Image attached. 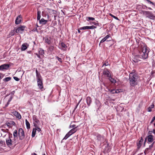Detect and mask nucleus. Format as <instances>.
I'll return each mask as SVG.
<instances>
[{"label":"nucleus","instance_id":"nucleus-40","mask_svg":"<svg viewBox=\"0 0 155 155\" xmlns=\"http://www.w3.org/2000/svg\"><path fill=\"white\" fill-rule=\"evenodd\" d=\"M154 143V142H153V143H152L151 145H150L149 146L148 148L150 150H151L152 149V147H153Z\"/></svg>","mask_w":155,"mask_h":155},{"label":"nucleus","instance_id":"nucleus-27","mask_svg":"<svg viewBox=\"0 0 155 155\" xmlns=\"http://www.w3.org/2000/svg\"><path fill=\"white\" fill-rule=\"evenodd\" d=\"M109 80L112 83H115L116 82V81L114 79L112 78L111 76L108 78Z\"/></svg>","mask_w":155,"mask_h":155},{"label":"nucleus","instance_id":"nucleus-35","mask_svg":"<svg viewBox=\"0 0 155 155\" xmlns=\"http://www.w3.org/2000/svg\"><path fill=\"white\" fill-rule=\"evenodd\" d=\"M5 124L9 128H11L12 127V126L10 125L9 122H7Z\"/></svg>","mask_w":155,"mask_h":155},{"label":"nucleus","instance_id":"nucleus-15","mask_svg":"<svg viewBox=\"0 0 155 155\" xmlns=\"http://www.w3.org/2000/svg\"><path fill=\"white\" fill-rule=\"evenodd\" d=\"M51 39L50 37H46L45 38V42L48 44H50L51 43Z\"/></svg>","mask_w":155,"mask_h":155},{"label":"nucleus","instance_id":"nucleus-48","mask_svg":"<svg viewBox=\"0 0 155 155\" xmlns=\"http://www.w3.org/2000/svg\"><path fill=\"white\" fill-rule=\"evenodd\" d=\"M155 120V116L153 118L152 120H151V121L150 122V123L152 124L154 121V120Z\"/></svg>","mask_w":155,"mask_h":155},{"label":"nucleus","instance_id":"nucleus-17","mask_svg":"<svg viewBox=\"0 0 155 155\" xmlns=\"http://www.w3.org/2000/svg\"><path fill=\"white\" fill-rule=\"evenodd\" d=\"M41 11L39 9L37 10V20H40L41 18Z\"/></svg>","mask_w":155,"mask_h":155},{"label":"nucleus","instance_id":"nucleus-12","mask_svg":"<svg viewBox=\"0 0 155 155\" xmlns=\"http://www.w3.org/2000/svg\"><path fill=\"white\" fill-rule=\"evenodd\" d=\"M21 17L20 15H18L16 18L15 21V23L16 25L19 24L21 21Z\"/></svg>","mask_w":155,"mask_h":155},{"label":"nucleus","instance_id":"nucleus-32","mask_svg":"<svg viewBox=\"0 0 155 155\" xmlns=\"http://www.w3.org/2000/svg\"><path fill=\"white\" fill-rule=\"evenodd\" d=\"M0 145L2 146H5V141L0 140Z\"/></svg>","mask_w":155,"mask_h":155},{"label":"nucleus","instance_id":"nucleus-24","mask_svg":"<svg viewBox=\"0 0 155 155\" xmlns=\"http://www.w3.org/2000/svg\"><path fill=\"white\" fill-rule=\"evenodd\" d=\"M137 56H134L133 59V61L135 63L138 62L140 60L138 59Z\"/></svg>","mask_w":155,"mask_h":155},{"label":"nucleus","instance_id":"nucleus-51","mask_svg":"<svg viewBox=\"0 0 155 155\" xmlns=\"http://www.w3.org/2000/svg\"><path fill=\"white\" fill-rule=\"evenodd\" d=\"M36 130H37L38 132H39L41 131V129L40 128L38 127H37V128H36Z\"/></svg>","mask_w":155,"mask_h":155},{"label":"nucleus","instance_id":"nucleus-2","mask_svg":"<svg viewBox=\"0 0 155 155\" xmlns=\"http://www.w3.org/2000/svg\"><path fill=\"white\" fill-rule=\"evenodd\" d=\"M138 75L134 72H131L129 74V82L130 85L134 87L137 84Z\"/></svg>","mask_w":155,"mask_h":155},{"label":"nucleus","instance_id":"nucleus-52","mask_svg":"<svg viewBox=\"0 0 155 155\" xmlns=\"http://www.w3.org/2000/svg\"><path fill=\"white\" fill-rule=\"evenodd\" d=\"M148 112H150L151 111H152L151 108L150 107H148Z\"/></svg>","mask_w":155,"mask_h":155},{"label":"nucleus","instance_id":"nucleus-42","mask_svg":"<svg viewBox=\"0 0 155 155\" xmlns=\"http://www.w3.org/2000/svg\"><path fill=\"white\" fill-rule=\"evenodd\" d=\"M55 58L61 63H62V59L58 57V56H56Z\"/></svg>","mask_w":155,"mask_h":155},{"label":"nucleus","instance_id":"nucleus-18","mask_svg":"<svg viewBox=\"0 0 155 155\" xmlns=\"http://www.w3.org/2000/svg\"><path fill=\"white\" fill-rule=\"evenodd\" d=\"M39 54L42 57L44 56V54H45L44 51L42 48H40L38 51Z\"/></svg>","mask_w":155,"mask_h":155},{"label":"nucleus","instance_id":"nucleus-28","mask_svg":"<svg viewBox=\"0 0 155 155\" xmlns=\"http://www.w3.org/2000/svg\"><path fill=\"white\" fill-rule=\"evenodd\" d=\"M36 77L37 80H39L42 79L40 75V74L39 73L36 74Z\"/></svg>","mask_w":155,"mask_h":155},{"label":"nucleus","instance_id":"nucleus-39","mask_svg":"<svg viewBox=\"0 0 155 155\" xmlns=\"http://www.w3.org/2000/svg\"><path fill=\"white\" fill-rule=\"evenodd\" d=\"M149 150H150L148 148H147L145 150V151L144 152V153L145 155L147 153H148L149 152Z\"/></svg>","mask_w":155,"mask_h":155},{"label":"nucleus","instance_id":"nucleus-58","mask_svg":"<svg viewBox=\"0 0 155 155\" xmlns=\"http://www.w3.org/2000/svg\"><path fill=\"white\" fill-rule=\"evenodd\" d=\"M150 3L153 5H154V4L153 2H152L151 1H150Z\"/></svg>","mask_w":155,"mask_h":155},{"label":"nucleus","instance_id":"nucleus-16","mask_svg":"<svg viewBox=\"0 0 155 155\" xmlns=\"http://www.w3.org/2000/svg\"><path fill=\"white\" fill-rule=\"evenodd\" d=\"M39 23L42 25L46 24L48 22V20H45L44 18H42L41 20H39Z\"/></svg>","mask_w":155,"mask_h":155},{"label":"nucleus","instance_id":"nucleus-34","mask_svg":"<svg viewBox=\"0 0 155 155\" xmlns=\"http://www.w3.org/2000/svg\"><path fill=\"white\" fill-rule=\"evenodd\" d=\"M88 29H93L95 28H96V27L94 25H92L91 26H88Z\"/></svg>","mask_w":155,"mask_h":155},{"label":"nucleus","instance_id":"nucleus-37","mask_svg":"<svg viewBox=\"0 0 155 155\" xmlns=\"http://www.w3.org/2000/svg\"><path fill=\"white\" fill-rule=\"evenodd\" d=\"M110 15L111 17H112L114 18H115V19H116L117 20H119V19L117 17H116L115 16H114V15H113L112 14H110Z\"/></svg>","mask_w":155,"mask_h":155},{"label":"nucleus","instance_id":"nucleus-1","mask_svg":"<svg viewBox=\"0 0 155 155\" xmlns=\"http://www.w3.org/2000/svg\"><path fill=\"white\" fill-rule=\"evenodd\" d=\"M138 56L143 59L147 58L149 52V49L147 48L146 46L144 45H139L138 47Z\"/></svg>","mask_w":155,"mask_h":155},{"label":"nucleus","instance_id":"nucleus-20","mask_svg":"<svg viewBox=\"0 0 155 155\" xmlns=\"http://www.w3.org/2000/svg\"><path fill=\"white\" fill-rule=\"evenodd\" d=\"M78 130V129L77 128H73L69 132L71 134V135H72L73 134L76 132Z\"/></svg>","mask_w":155,"mask_h":155},{"label":"nucleus","instance_id":"nucleus-64","mask_svg":"<svg viewBox=\"0 0 155 155\" xmlns=\"http://www.w3.org/2000/svg\"><path fill=\"white\" fill-rule=\"evenodd\" d=\"M31 155H37V154L35 153H32Z\"/></svg>","mask_w":155,"mask_h":155},{"label":"nucleus","instance_id":"nucleus-30","mask_svg":"<svg viewBox=\"0 0 155 155\" xmlns=\"http://www.w3.org/2000/svg\"><path fill=\"white\" fill-rule=\"evenodd\" d=\"M11 79V78L10 77H8L4 78L3 79V81H4L7 82L10 81Z\"/></svg>","mask_w":155,"mask_h":155},{"label":"nucleus","instance_id":"nucleus-47","mask_svg":"<svg viewBox=\"0 0 155 155\" xmlns=\"http://www.w3.org/2000/svg\"><path fill=\"white\" fill-rule=\"evenodd\" d=\"M13 78L16 81H18L20 80L19 78L16 77H14Z\"/></svg>","mask_w":155,"mask_h":155},{"label":"nucleus","instance_id":"nucleus-45","mask_svg":"<svg viewBox=\"0 0 155 155\" xmlns=\"http://www.w3.org/2000/svg\"><path fill=\"white\" fill-rule=\"evenodd\" d=\"M106 39H105V38H103L101 41L100 43H99V45H100V44L101 43H103L104 41H106Z\"/></svg>","mask_w":155,"mask_h":155},{"label":"nucleus","instance_id":"nucleus-5","mask_svg":"<svg viewBox=\"0 0 155 155\" xmlns=\"http://www.w3.org/2000/svg\"><path fill=\"white\" fill-rule=\"evenodd\" d=\"M11 136L10 135H9L8 137L6 139V144L8 147L12 146L13 145L14 142L11 139V138L12 137V134H11Z\"/></svg>","mask_w":155,"mask_h":155},{"label":"nucleus","instance_id":"nucleus-46","mask_svg":"<svg viewBox=\"0 0 155 155\" xmlns=\"http://www.w3.org/2000/svg\"><path fill=\"white\" fill-rule=\"evenodd\" d=\"M9 123L12 126L15 125V123L14 121H11L9 122Z\"/></svg>","mask_w":155,"mask_h":155},{"label":"nucleus","instance_id":"nucleus-36","mask_svg":"<svg viewBox=\"0 0 155 155\" xmlns=\"http://www.w3.org/2000/svg\"><path fill=\"white\" fill-rule=\"evenodd\" d=\"M109 91L110 93L112 94L116 93V91H115V89H113L109 90Z\"/></svg>","mask_w":155,"mask_h":155},{"label":"nucleus","instance_id":"nucleus-55","mask_svg":"<svg viewBox=\"0 0 155 155\" xmlns=\"http://www.w3.org/2000/svg\"><path fill=\"white\" fill-rule=\"evenodd\" d=\"M34 126L35 127H36L35 128L36 129V128H37V125L35 123H34Z\"/></svg>","mask_w":155,"mask_h":155},{"label":"nucleus","instance_id":"nucleus-4","mask_svg":"<svg viewBox=\"0 0 155 155\" xmlns=\"http://www.w3.org/2000/svg\"><path fill=\"white\" fill-rule=\"evenodd\" d=\"M142 13L146 16V17L151 19H154L155 18L154 16L152 13L151 12L146 11H142Z\"/></svg>","mask_w":155,"mask_h":155},{"label":"nucleus","instance_id":"nucleus-50","mask_svg":"<svg viewBox=\"0 0 155 155\" xmlns=\"http://www.w3.org/2000/svg\"><path fill=\"white\" fill-rule=\"evenodd\" d=\"M110 37V35H108L107 36H106L104 38H105V39L107 40Z\"/></svg>","mask_w":155,"mask_h":155},{"label":"nucleus","instance_id":"nucleus-56","mask_svg":"<svg viewBox=\"0 0 155 155\" xmlns=\"http://www.w3.org/2000/svg\"><path fill=\"white\" fill-rule=\"evenodd\" d=\"M78 104H77V105L74 108V111L76 109V108H77L78 106Z\"/></svg>","mask_w":155,"mask_h":155},{"label":"nucleus","instance_id":"nucleus-14","mask_svg":"<svg viewBox=\"0 0 155 155\" xmlns=\"http://www.w3.org/2000/svg\"><path fill=\"white\" fill-rule=\"evenodd\" d=\"M13 114L19 119H21V116L20 113L16 111L14 112L13 113Z\"/></svg>","mask_w":155,"mask_h":155},{"label":"nucleus","instance_id":"nucleus-57","mask_svg":"<svg viewBox=\"0 0 155 155\" xmlns=\"http://www.w3.org/2000/svg\"><path fill=\"white\" fill-rule=\"evenodd\" d=\"M33 31H37V29L36 28H35L34 29Z\"/></svg>","mask_w":155,"mask_h":155},{"label":"nucleus","instance_id":"nucleus-19","mask_svg":"<svg viewBox=\"0 0 155 155\" xmlns=\"http://www.w3.org/2000/svg\"><path fill=\"white\" fill-rule=\"evenodd\" d=\"M103 74L104 75H106L107 77L109 78L111 76L108 70H104L103 71Z\"/></svg>","mask_w":155,"mask_h":155},{"label":"nucleus","instance_id":"nucleus-54","mask_svg":"<svg viewBox=\"0 0 155 155\" xmlns=\"http://www.w3.org/2000/svg\"><path fill=\"white\" fill-rule=\"evenodd\" d=\"M154 105L153 104L152 105H151L150 106V108H154Z\"/></svg>","mask_w":155,"mask_h":155},{"label":"nucleus","instance_id":"nucleus-49","mask_svg":"<svg viewBox=\"0 0 155 155\" xmlns=\"http://www.w3.org/2000/svg\"><path fill=\"white\" fill-rule=\"evenodd\" d=\"M35 54L37 56V57L39 58H41V55H40V54H39V53L38 54V53H36Z\"/></svg>","mask_w":155,"mask_h":155},{"label":"nucleus","instance_id":"nucleus-11","mask_svg":"<svg viewBox=\"0 0 155 155\" xmlns=\"http://www.w3.org/2000/svg\"><path fill=\"white\" fill-rule=\"evenodd\" d=\"M9 67V65L4 64L0 66V70L3 71L4 69H7Z\"/></svg>","mask_w":155,"mask_h":155},{"label":"nucleus","instance_id":"nucleus-31","mask_svg":"<svg viewBox=\"0 0 155 155\" xmlns=\"http://www.w3.org/2000/svg\"><path fill=\"white\" fill-rule=\"evenodd\" d=\"M143 140L142 138L141 137V139L139 141V143L137 144V146L138 147H140L141 146V142H143Z\"/></svg>","mask_w":155,"mask_h":155},{"label":"nucleus","instance_id":"nucleus-13","mask_svg":"<svg viewBox=\"0 0 155 155\" xmlns=\"http://www.w3.org/2000/svg\"><path fill=\"white\" fill-rule=\"evenodd\" d=\"M92 101L90 97H87L86 98V102L88 106H89L91 104Z\"/></svg>","mask_w":155,"mask_h":155},{"label":"nucleus","instance_id":"nucleus-33","mask_svg":"<svg viewBox=\"0 0 155 155\" xmlns=\"http://www.w3.org/2000/svg\"><path fill=\"white\" fill-rule=\"evenodd\" d=\"M87 20L88 21L90 20H92V21L94 20H95V18H94L91 17H87Z\"/></svg>","mask_w":155,"mask_h":155},{"label":"nucleus","instance_id":"nucleus-9","mask_svg":"<svg viewBox=\"0 0 155 155\" xmlns=\"http://www.w3.org/2000/svg\"><path fill=\"white\" fill-rule=\"evenodd\" d=\"M97 139L99 141H100L101 143L104 142L105 139L103 136H101L100 134H98L97 136Z\"/></svg>","mask_w":155,"mask_h":155},{"label":"nucleus","instance_id":"nucleus-60","mask_svg":"<svg viewBox=\"0 0 155 155\" xmlns=\"http://www.w3.org/2000/svg\"><path fill=\"white\" fill-rule=\"evenodd\" d=\"M106 151L107 152H109L110 150V149H109V147L108 148V149L107 150H106Z\"/></svg>","mask_w":155,"mask_h":155},{"label":"nucleus","instance_id":"nucleus-10","mask_svg":"<svg viewBox=\"0 0 155 155\" xmlns=\"http://www.w3.org/2000/svg\"><path fill=\"white\" fill-rule=\"evenodd\" d=\"M29 45L27 43H23L21 47V49L22 51L25 50L28 47Z\"/></svg>","mask_w":155,"mask_h":155},{"label":"nucleus","instance_id":"nucleus-29","mask_svg":"<svg viewBox=\"0 0 155 155\" xmlns=\"http://www.w3.org/2000/svg\"><path fill=\"white\" fill-rule=\"evenodd\" d=\"M60 46L62 48V49L66 48H67V46L63 42L61 43Z\"/></svg>","mask_w":155,"mask_h":155},{"label":"nucleus","instance_id":"nucleus-22","mask_svg":"<svg viewBox=\"0 0 155 155\" xmlns=\"http://www.w3.org/2000/svg\"><path fill=\"white\" fill-rule=\"evenodd\" d=\"M25 121L27 128L28 129H29L30 128V125L29 123L28 122V121L27 119L25 120Z\"/></svg>","mask_w":155,"mask_h":155},{"label":"nucleus","instance_id":"nucleus-41","mask_svg":"<svg viewBox=\"0 0 155 155\" xmlns=\"http://www.w3.org/2000/svg\"><path fill=\"white\" fill-rule=\"evenodd\" d=\"M78 126H76V125L74 124L71 125V124L69 126V128H71V127L73 128H77Z\"/></svg>","mask_w":155,"mask_h":155},{"label":"nucleus","instance_id":"nucleus-3","mask_svg":"<svg viewBox=\"0 0 155 155\" xmlns=\"http://www.w3.org/2000/svg\"><path fill=\"white\" fill-rule=\"evenodd\" d=\"M13 135L14 137V140H16L18 139V136L19 139L22 140L24 139L25 137L24 131L22 128H20L18 130V133L17 130H15L13 132Z\"/></svg>","mask_w":155,"mask_h":155},{"label":"nucleus","instance_id":"nucleus-43","mask_svg":"<svg viewBox=\"0 0 155 155\" xmlns=\"http://www.w3.org/2000/svg\"><path fill=\"white\" fill-rule=\"evenodd\" d=\"M1 131L3 132L7 133L8 132L9 130L8 129H6L5 130L2 129L1 130Z\"/></svg>","mask_w":155,"mask_h":155},{"label":"nucleus","instance_id":"nucleus-6","mask_svg":"<svg viewBox=\"0 0 155 155\" xmlns=\"http://www.w3.org/2000/svg\"><path fill=\"white\" fill-rule=\"evenodd\" d=\"M25 26H21L17 28L16 29V33H22L24 31Z\"/></svg>","mask_w":155,"mask_h":155},{"label":"nucleus","instance_id":"nucleus-7","mask_svg":"<svg viewBox=\"0 0 155 155\" xmlns=\"http://www.w3.org/2000/svg\"><path fill=\"white\" fill-rule=\"evenodd\" d=\"M147 138L148 141V143H150L152 142L153 140V136L152 135H149L147 137ZM147 138H146L144 143H145V142Z\"/></svg>","mask_w":155,"mask_h":155},{"label":"nucleus","instance_id":"nucleus-53","mask_svg":"<svg viewBox=\"0 0 155 155\" xmlns=\"http://www.w3.org/2000/svg\"><path fill=\"white\" fill-rule=\"evenodd\" d=\"M115 91H116V93H118L120 92L119 89H115Z\"/></svg>","mask_w":155,"mask_h":155},{"label":"nucleus","instance_id":"nucleus-61","mask_svg":"<svg viewBox=\"0 0 155 155\" xmlns=\"http://www.w3.org/2000/svg\"><path fill=\"white\" fill-rule=\"evenodd\" d=\"M152 133V131H149L148 132V134L150 135Z\"/></svg>","mask_w":155,"mask_h":155},{"label":"nucleus","instance_id":"nucleus-38","mask_svg":"<svg viewBox=\"0 0 155 155\" xmlns=\"http://www.w3.org/2000/svg\"><path fill=\"white\" fill-rule=\"evenodd\" d=\"M80 29L86 30L88 29V26H84L80 28Z\"/></svg>","mask_w":155,"mask_h":155},{"label":"nucleus","instance_id":"nucleus-23","mask_svg":"<svg viewBox=\"0 0 155 155\" xmlns=\"http://www.w3.org/2000/svg\"><path fill=\"white\" fill-rule=\"evenodd\" d=\"M16 29H14L13 30H12L10 33L9 35L12 36L14 35L16 33H17L16 32Z\"/></svg>","mask_w":155,"mask_h":155},{"label":"nucleus","instance_id":"nucleus-26","mask_svg":"<svg viewBox=\"0 0 155 155\" xmlns=\"http://www.w3.org/2000/svg\"><path fill=\"white\" fill-rule=\"evenodd\" d=\"M36 128H33L32 130V137H34L35 135L36 132Z\"/></svg>","mask_w":155,"mask_h":155},{"label":"nucleus","instance_id":"nucleus-21","mask_svg":"<svg viewBox=\"0 0 155 155\" xmlns=\"http://www.w3.org/2000/svg\"><path fill=\"white\" fill-rule=\"evenodd\" d=\"M33 119L36 123L38 124L40 123L39 120L35 116H33Z\"/></svg>","mask_w":155,"mask_h":155},{"label":"nucleus","instance_id":"nucleus-62","mask_svg":"<svg viewBox=\"0 0 155 155\" xmlns=\"http://www.w3.org/2000/svg\"><path fill=\"white\" fill-rule=\"evenodd\" d=\"M152 131V132L155 135V129H153V130Z\"/></svg>","mask_w":155,"mask_h":155},{"label":"nucleus","instance_id":"nucleus-44","mask_svg":"<svg viewBox=\"0 0 155 155\" xmlns=\"http://www.w3.org/2000/svg\"><path fill=\"white\" fill-rule=\"evenodd\" d=\"M109 64V63H108V61H106L103 64L102 67L104 66L105 65V66H107Z\"/></svg>","mask_w":155,"mask_h":155},{"label":"nucleus","instance_id":"nucleus-25","mask_svg":"<svg viewBox=\"0 0 155 155\" xmlns=\"http://www.w3.org/2000/svg\"><path fill=\"white\" fill-rule=\"evenodd\" d=\"M71 134L69 132H68L65 135V136L63 138V139L66 140L69 137H70L71 135Z\"/></svg>","mask_w":155,"mask_h":155},{"label":"nucleus","instance_id":"nucleus-63","mask_svg":"<svg viewBox=\"0 0 155 155\" xmlns=\"http://www.w3.org/2000/svg\"><path fill=\"white\" fill-rule=\"evenodd\" d=\"M27 53H29V54H30L31 53V51H28L27 52Z\"/></svg>","mask_w":155,"mask_h":155},{"label":"nucleus","instance_id":"nucleus-8","mask_svg":"<svg viewBox=\"0 0 155 155\" xmlns=\"http://www.w3.org/2000/svg\"><path fill=\"white\" fill-rule=\"evenodd\" d=\"M37 80L38 86L40 89L43 88V85L42 79H38Z\"/></svg>","mask_w":155,"mask_h":155},{"label":"nucleus","instance_id":"nucleus-59","mask_svg":"<svg viewBox=\"0 0 155 155\" xmlns=\"http://www.w3.org/2000/svg\"><path fill=\"white\" fill-rule=\"evenodd\" d=\"M81 30V29H80V28L78 29V32L79 33H80L81 32V31H80Z\"/></svg>","mask_w":155,"mask_h":155}]
</instances>
